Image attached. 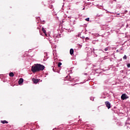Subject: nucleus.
Wrapping results in <instances>:
<instances>
[{
    "instance_id": "obj_1",
    "label": "nucleus",
    "mask_w": 130,
    "mask_h": 130,
    "mask_svg": "<svg viewBox=\"0 0 130 130\" xmlns=\"http://www.w3.org/2000/svg\"><path fill=\"white\" fill-rule=\"evenodd\" d=\"M45 69V67L41 64H35L34 66L31 67V72L32 73H36V72H40V71H44Z\"/></svg>"
},
{
    "instance_id": "obj_2",
    "label": "nucleus",
    "mask_w": 130,
    "mask_h": 130,
    "mask_svg": "<svg viewBox=\"0 0 130 130\" xmlns=\"http://www.w3.org/2000/svg\"><path fill=\"white\" fill-rule=\"evenodd\" d=\"M105 105H106L108 109H110V108H111V104L108 101L105 102Z\"/></svg>"
},
{
    "instance_id": "obj_3",
    "label": "nucleus",
    "mask_w": 130,
    "mask_h": 130,
    "mask_svg": "<svg viewBox=\"0 0 130 130\" xmlns=\"http://www.w3.org/2000/svg\"><path fill=\"white\" fill-rule=\"evenodd\" d=\"M128 98V96L126 95V94H122L121 96V99H122V100H125V99H127Z\"/></svg>"
},
{
    "instance_id": "obj_4",
    "label": "nucleus",
    "mask_w": 130,
    "mask_h": 130,
    "mask_svg": "<svg viewBox=\"0 0 130 130\" xmlns=\"http://www.w3.org/2000/svg\"><path fill=\"white\" fill-rule=\"evenodd\" d=\"M23 82H24V79H23V78H20L18 81L19 85H21V84L23 83Z\"/></svg>"
},
{
    "instance_id": "obj_5",
    "label": "nucleus",
    "mask_w": 130,
    "mask_h": 130,
    "mask_svg": "<svg viewBox=\"0 0 130 130\" xmlns=\"http://www.w3.org/2000/svg\"><path fill=\"white\" fill-rule=\"evenodd\" d=\"M32 81L34 82V83L35 84H37V83H38V82H39V80L34 78V79H32Z\"/></svg>"
},
{
    "instance_id": "obj_6",
    "label": "nucleus",
    "mask_w": 130,
    "mask_h": 130,
    "mask_svg": "<svg viewBox=\"0 0 130 130\" xmlns=\"http://www.w3.org/2000/svg\"><path fill=\"white\" fill-rule=\"evenodd\" d=\"M42 31H43V33L46 35V36H47V34H46V30H45V29H44V27L42 28Z\"/></svg>"
},
{
    "instance_id": "obj_7",
    "label": "nucleus",
    "mask_w": 130,
    "mask_h": 130,
    "mask_svg": "<svg viewBox=\"0 0 130 130\" xmlns=\"http://www.w3.org/2000/svg\"><path fill=\"white\" fill-rule=\"evenodd\" d=\"M70 53L71 55H73V54H74V49H71L70 51Z\"/></svg>"
},
{
    "instance_id": "obj_8",
    "label": "nucleus",
    "mask_w": 130,
    "mask_h": 130,
    "mask_svg": "<svg viewBox=\"0 0 130 130\" xmlns=\"http://www.w3.org/2000/svg\"><path fill=\"white\" fill-rule=\"evenodd\" d=\"M1 122L2 123H3L4 124H5V123H9V122L7 121H6V120H1Z\"/></svg>"
},
{
    "instance_id": "obj_9",
    "label": "nucleus",
    "mask_w": 130,
    "mask_h": 130,
    "mask_svg": "<svg viewBox=\"0 0 130 130\" xmlns=\"http://www.w3.org/2000/svg\"><path fill=\"white\" fill-rule=\"evenodd\" d=\"M9 76L10 77H14V73L13 72L10 73L9 74Z\"/></svg>"
},
{
    "instance_id": "obj_10",
    "label": "nucleus",
    "mask_w": 130,
    "mask_h": 130,
    "mask_svg": "<svg viewBox=\"0 0 130 130\" xmlns=\"http://www.w3.org/2000/svg\"><path fill=\"white\" fill-rule=\"evenodd\" d=\"M61 64H62V63H61V62H59L58 63V68H60V66H61Z\"/></svg>"
},
{
    "instance_id": "obj_11",
    "label": "nucleus",
    "mask_w": 130,
    "mask_h": 130,
    "mask_svg": "<svg viewBox=\"0 0 130 130\" xmlns=\"http://www.w3.org/2000/svg\"><path fill=\"white\" fill-rule=\"evenodd\" d=\"M123 58L124 59H127V56H126V55H125L123 56Z\"/></svg>"
},
{
    "instance_id": "obj_12",
    "label": "nucleus",
    "mask_w": 130,
    "mask_h": 130,
    "mask_svg": "<svg viewBox=\"0 0 130 130\" xmlns=\"http://www.w3.org/2000/svg\"><path fill=\"white\" fill-rule=\"evenodd\" d=\"M90 20V18H87L85 19V21H87V22L89 21Z\"/></svg>"
},
{
    "instance_id": "obj_13",
    "label": "nucleus",
    "mask_w": 130,
    "mask_h": 130,
    "mask_svg": "<svg viewBox=\"0 0 130 130\" xmlns=\"http://www.w3.org/2000/svg\"><path fill=\"white\" fill-rule=\"evenodd\" d=\"M78 37H80V38H82V37H81V34H79Z\"/></svg>"
},
{
    "instance_id": "obj_14",
    "label": "nucleus",
    "mask_w": 130,
    "mask_h": 130,
    "mask_svg": "<svg viewBox=\"0 0 130 130\" xmlns=\"http://www.w3.org/2000/svg\"><path fill=\"white\" fill-rule=\"evenodd\" d=\"M127 68H130V63L127 64Z\"/></svg>"
},
{
    "instance_id": "obj_15",
    "label": "nucleus",
    "mask_w": 130,
    "mask_h": 130,
    "mask_svg": "<svg viewBox=\"0 0 130 130\" xmlns=\"http://www.w3.org/2000/svg\"><path fill=\"white\" fill-rule=\"evenodd\" d=\"M107 50H108V48H106L105 49V51H107Z\"/></svg>"
},
{
    "instance_id": "obj_16",
    "label": "nucleus",
    "mask_w": 130,
    "mask_h": 130,
    "mask_svg": "<svg viewBox=\"0 0 130 130\" xmlns=\"http://www.w3.org/2000/svg\"><path fill=\"white\" fill-rule=\"evenodd\" d=\"M85 39H86V40H89V38H86Z\"/></svg>"
},
{
    "instance_id": "obj_17",
    "label": "nucleus",
    "mask_w": 130,
    "mask_h": 130,
    "mask_svg": "<svg viewBox=\"0 0 130 130\" xmlns=\"http://www.w3.org/2000/svg\"><path fill=\"white\" fill-rule=\"evenodd\" d=\"M53 72H55V71H54V68H53Z\"/></svg>"
},
{
    "instance_id": "obj_18",
    "label": "nucleus",
    "mask_w": 130,
    "mask_h": 130,
    "mask_svg": "<svg viewBox=\"0 0 130 130\" xmlns=\"http://www.w3.org/2000/svg\"><path fill=\"white\" fill-rule=\"evenodd\" d=\"M117 16H119L120 14L119 13H118L117 14Z\"/></svg>"
},
{
    "instance_id": "obj_19",
    "label": "nucleus",
    "mask_w": 130,
    "mask_h": 130,
    "mask_svg": "<svg viewBox=\"0 0 130 130\" xmlns=\"http://www.w3.org/2000/svg\"><path fill=\"white\" fill-rule=\"evenodd\" d=\"M85 38V37H82V39H84Z\"/></svg>"
},
{
    "instance_id": "obj_20",
    "label": "nucleus",
    "mask_w": 130,
    "mask_h": 130,
    "mask_svg": "<svg viewBox=\"0 0 130 130\" xmlns=\"http://www.w3.org/2000/svg\"><path fill=\"white\" fill-rule=\"evenodd\" d=\"M118 51H119L118 50H116V52H118Z\"/></svg>"
},
{
    "instance_id": "obj_21",
    "label": "nucleus",
    "mask_w": 130,
    "mask_h": 130,
    "mask_svg": "<svg viewBox=\"0 0 130 130\" xmlns=\"http://www.w3.org/2000/svg\"><path fill=\"white\" fill-rule=\"evenodd\" d=\"M85 75H87V73H85Z\"/></svg>"
}]
</instances>
